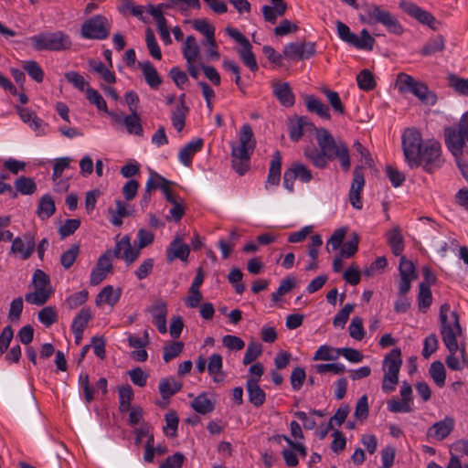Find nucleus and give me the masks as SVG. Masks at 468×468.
Here are the masks:
<instances>
[{
  "instance_id": "f257e3e1",
  "label": "nucleus",
  "mask_w": 468,
  "mask_h": 468,
  "mask_svg": "<svg viewBox=\"0 0 468 468\" xmlns=\"http://www.w3.org/2000/svg\"><path fill=\"white\" fill-rule=\"evenodd\" d=\"M402 148L405 160L412 169L421 166L425 172L432 173L443 163L441 144L433 139L423 142L421 133L415 128L404 131Z\"/></svg>"
},
{
  "instance_id": "f03ea898",
  "label": "nucleus",
  "mask_w": 468,
  "mask_h": 468,
  "mask_svg": "<svg viewBox=\"0 0 468 468\" xmlns=\"http://www.w3.org/2000/svg\"><path fill=\"white\" fill-rule=\"evenodd\" d=\"M441 335L444 345L450 352L446 364L452 370H461L462 366L455 354L459 348L458 337L463 335L458 314L451 311L450 304L445 303L440 308Z\"/></svg>"
},
{
  "instance_id": "7ed1b4c3",
  "label": "nucleus",
  "mask_w": 468,
  "mask_h": 468,
  "mask_svg": "<svg viewBox=\"0 0 468 468\" xmlns=\"http://www.w3.org/2000/svg\"><path fill=\"white\" fill-rule=\"evenodd\" d=\"M315 138L318 146L325 153L330 161L337 158L344 171L350 169L351 162L346 144L341 140H335L324 128L315 130Z\"/></svg>"
},
{
  "instance_id": "20e7f679",
  "label": "nucleus",
  "mask_w": 468,
  "mask_h": 468,
  "mask_svg": "<svg viewBox=\"0 0 468 468\" xmlns=\"http://www.w3.org/2000/svg\"><path fill=\"white\" fill-rule=\"evenodd\" d=\"M29 39L37 51L61 52L69 50L72 47L71 37L61 30L41 32Z\"/></svg>"
},
{
  "instance_id": "39448f33",
  "label": "nucleus",
  "mask_w": 468,
  "mask_h": 468,
  "mask_svg": "<svg viewBox=\"0 0 468 468\" xmlns=\"http://www.w3.org/2000/svg\"><path fill=\"white\" fill-rule=\"evenodd\" d=\"M256 146V140L250 124L242 125L239 134V144L236 147V173L245 175L250 168V157Z\"/></svg>"
},
{
  "instance_id": "423d86ee",
  "label": "nucleus",
  "mask_w": 468,
  "mask_h": 468,
  "mask_svg": "<svg viewBox=\"0 0 468 468\" xmlns=\"http://www.w3.org/2000/svg\"><path fill=\"white\" fill-rule=\"evenodd\" d=\"M363 14L359 15V20L367 25L381 24L390 33L400 35L403 32L399 20L388 10L376 4L363 5Z\"/></svg>"
},
{
  "instance_id": "0eeeda50",
  "label": "nucleus",
  "mask_w": 468,
  "mask_h": 468,
  "mask_svg": "<svg viewBox=\"0 0 468 468\" xmlns=\"http://www.w3.org/2000/svg\"><path fill=\"white\" fill-rule=\"evenodd\" d=\"M32 284L35 290L26 293V302L37 306L44 305L52 294L49 276L42 270L37 269L33 273Z\"/></svg>"
},
{
  "instance_id": "6e6552de",
  "label": "nucleus",
  "mask_w": 468,
  "mask_h": 468,
  "mask_svg": "<svg viewBox=\"0 0 468 468\" xmlns=\"http://www.w3.org/2000/svg\"><path fill=\"white\" fill-rule=\"evenodd\" d=\"M336 28L338 37L347 44L356 48L357 49H373L376 42L375 38L366 28L361 30L360 36L352 33L350 28L341 21H336Z\"/></svg>"
},
{
  "instance_id": "1a4fd4ad",
  "label": "nucleus",
  "mask_w": 468,
  "mask_h": 468,
  "mask_svg": "<svg viewBox=\"0 0 468 468\" xmlns=\"http://www.w3.org/2000/svg\"><path fill=\"white\" fill-rule=\"evenodd\" d=\"M445 144L451 154L458 160L463 154L468 142V132L459 124L444 130Z\"/></svg>"
},
{
  "instance_id": "9d476101",
  "label": "nucleus",
  "mask_w": 468,
  "mask_h": 468,
  "mask_svg": "<svg viewBox=\"0 0 468 468\" xmlns=\"http://www.w3.org/2000/svg\"><path fill=\"white\" fill-rule=\"evenodd\" d=\"M111 25L103 16L97 15L81 26V37L87 39H105L110 34Z\"/></svg>"
},
{
  "instance_id": "9b49d317",
  "label": "nucleus",
  "mask_w": 468,
  "mask_h": 468,
  "mask_svg": "<svg viewBox=\"0 0 468 468\" xmlns=\"http://www.w3.org/2000/svg\"><path fill=\"white\" fill-rule=\"evenodd\" d=\"M36 250V237L31 231L13 239L10 253L19 256L22 260L29 259Z\"/></svg>"
},
{
  "instance_id": "f8f14e48",
  "label": "nucleus",
  "mask_w": 468,
  "mask_h": 468,
  "mask_svg": "<svg viewBox=\"0 0 468 468\" xmlns=\"http://www.w3.org/2000/svg\"><path fill=\"white\" fill-rule=\"evenodd\" d=\"M315 53L314 43H289L284 46L283 57L290 60L308 59Z\"/></svg>"
},
{
  "instance_id": "ddd939ff",
  "label": "nucleus",
  "mask_w": 468,
  "mask_h": 468,
  "mask_svg": "<svg viewBox=\"0 0 468 468\" xmlns=\"http://www.w3.org/2000/svg\"><path fill=\"white\" fill-rule=\"evenodd\" d=\"M112 271V251L107 250L102 255L100 256L96 266L92 269L90 277V285H98L101 283Z\"/></svg>"
},
{
  "instance_id": "4468645a",
  "label": "nucleus",
  "mask_w": 468,
  "mask_h": 468,
  "mask_svg": "<svg viewBox=\"0 0 468 468\" xmlns=\"http://www.w3.org/2000/svg\"><path fill=\"white\" fill-rule=\"evenodd\" d=\"M236 44L239 46L238 49L239 56L245 66L251 71H257L259 69L258 63L255 58L251 48L252 46L240 32L236 30Z\"/></svg>"
},
{
  "instance_id": "2eb2a0df",
  "label": "nucleus",
  "mask_w": 468,
  "mask_h": 468,
  "mask_svg": "<svg viewBox=\"0 0 468 468\" xmlns=\"http://www.w3.org/2000/svg\"><path fill=\"white\" fill-rule=\"evenodd\" d=\"M116 258L122 259L126 264L130 265L136 261L140 255V248H132L130 238L124 236L119 241L116 242L112 255Z\"/></svg>"
},
{
  "instance_id": "dca6fc26",
  "label": "nucleus",
  "mask_w": 468,
  "mask_h": 468,
  "mask_svg": "<svg viewBox=\"0 0 468 468\" xmlns=\"http://www.w3.org/2000/svg\"><path fill=\"white\" fill-rule=\"evenodd\" d=\"M288 126L289 136L294 142L299 141L303 135L312 133L313 132L315 133V130L319 129L306 117L291 119Z\"/></svg>"
},
{
  "instance_id": "f3484780",
  "label": "nucleus",
  "mask_w": 468,
  "mask_h": 468,
  "mask_svg": "<svg viewBox=\"0 0 468 468\" xmlns=\"http://www.w3.org/2000/svg\"><path fill=\"white\" fill-rule=\"evenodd\" d=\"M353 176L354 178L349 190V201L355 208L361 209L363 203L360 194L365 186V178L362 172V167L356 166L353 171Z\"/></svg>"
},
{
  "instance_id": "a211bd4d",
  "label": "nucleus",
  "mask_w": 468,
  "mask_h": 468,
  "mask_svg": "<svg viewBox=\"0 0 468 468\" xmlns=\"http://www.w3.org/2000/svg\"><path fill=\"white\" fill-rule=\"evenodd\" d=\"M400 7L403 9L404 12H406L412 17L416 18L419 22L424 25H428L433 29L436 28L433 26V23L436 22V19L430 12L425 11L419 7L418 5L407 1H402L400 3Z\"/></svg>"
},
{
  "instance_id": "6ab92c4d",
  "label": "nucleus",
  "mask_w": 468,
  "mask_h": 468,
  "mask_svg": "<svg viewBox=\"0 0 468 468\" xmlns=\"http://www.w3.org/2000/svg\"><path fill=\"white\" fill-rule=\"evenodd\" d=\"M149 313L153 317V324L157 327L161 334H165L166 328V314L167 307L166 303L162 301H156L151 307H149Z\"/></svg>"
},
{
  "instance_id": "aec40b11",
  "label": "nucleus",
  "mask_w": 468,
  "mask_h": 468,
  "mask_svg": "<svg viewBox=\"0 0 468 468\" xmlns=\"http://www.w3.org/2000/svg\"><path fill=\"white\" fill-rule=\"evenodd\" d=\"M454 420L452 418L446 417L444 420L435 422L427 431L429 438L441 441L445 439L453 430Z\"/></svg>"
},
{
  "instance_id": "412c9836",
  "label": "nucleus",
  "mask_w": 468,
  "mask_h": 468,
  "mask_svg": "<svg viewBox=\"0 0 468 468\" xmlns=\"http://www.w3.org/2000/svg\"><path fill=\"white\" fill-rule=\"evenodd\" d=\"M204 146V140L197 138L190 141L178 153V159L185 166H190L193 156L200 152Z\"/></svg>"
},
{
  "instance_id": "4be33fe9",
  "label": "nucleus",
  "mask_w": 468,
  "mask_h": 468,
  "mask_svg": "<svg viewBox=\"0 0 468 468\" xmlns=\"http://www.w3.org/2000/svg\"><path fill=\"white\" fill-rule=\"evenodd\" d=\"M273 94L284 107H292L295 102L294 94L288 82H274Z\"/></svg>"
},
{
  "instance_id": "5701e85b",
  "label": "nucleus",
  "mask_w": 468,
  "mask_h": 468,
  "mask_svg": "<svg viewBox=\"0 0 468 468\" xmlns=\"http://www.w3.org/2000/svg\"><path fill=\"white\" fill-rule=\"evenodd\" d=\"M93 314L89 307H83L74 317L71 324V330L76 339H80L84 329L92 319Z\"/></svg>"
},
{
  "instance_id": "b1692460",
  "label": "nucleus",
  "mask_w": 468,
  "mask_h": 468,
  "mask_svg": "<svg viewBox=\"0 0 468 468\" xmlns=\"http://www.w3.org/2000/svg\"><path fill=\"white\" fill-rule=\"evenodd\" d=\"M401 365V351L399 348H394L385 356L383 370L385 374L399 375Z\"/></svg>"
},
{
  "instance_id": "393cba45",
  "label": "nucleus",
  "mask_w": 468,
  "mask_h": 468,
  "mask_svg": "<svg viewBox=\"0 0 468 468\" xmlns=\"http://www.w3.org/2000/svg\"><path fill=\"white\" fill-rule=\"evenodd\" d=\"M110 222L115 227L122 225V218L131 216L129 205L121 199L115 200V207L108 209Z\"/></svg>"
},
{
  "instance_id": "a878e982",
  "label": "nucleus",
  "mask_w": 468,
  "mask_h": 468,
  "mask_svg": "<svg viewBox=\"0 0 468 468\" xmlns=\"http://www.w3.org/2000/svg\"><path fill=\"white\" fill-rule=\"evenodd\" d=\"M122 290L114 289L112 285L105 286L96 296L95 303L97 306L106 303L113 307L121 298Z\"/></svg>"
},
{
  "instance_id": "bb28decb",
  "label": "nucleus",
  "mask_w": 468,
  "mask_h": 468,
  "mask_svg": "<svg viewBox=\"0 0 468 468\" xmlns=\"http://www.w3.org/2000/svg\"><path fill=\"white\" fill-rule=\"evenodd\" d=\"M189 254V247L183 242L180 237H176L167 249V260L169 261L175 259H180L181 261H186Z\"/></svg>"
},
{
  "instance_id": "cd10ccee",
  "label": "nucleus",
  "mask_w": 468,
  "mask_h": 468,
  "mask_svg": "<svg viewBox=\"0 0 468 468\" xmlns=\"http://www.w3.org/2000/svg\"><path fill=\"white\" fill-rule=\"evenodd\" d=\"M282 156L280 152H275L270 164L266 187L278 186L281 180Z\"/></svg>"
},
{
  "instance_id": "c85d7f7f",
  "label": "nucleus",
  "mask_w": 468,
  "mask_h": 468,
  "mask_svg": "<svg viewBox=\"0 0 468 468\" xmlns=\"http://www.w3.org/2000/svg\"><path fill=\"white\" fill-rule=\"evenodd\" d=\"M304 156L309 160L315 167L324 169L327 166L329 158L325 153L319 147H306L304 149Z\"/></svg>"
},
{
  "instance_id": "c756f323",
  "label": "nucleus",
  "mask_w": 468,
  "mask_h": 468,
  "mask_svg": "<svg viewBox=\"0 0 468 468\" xmlns=\"http://www.w3.org/2000/svg\"><path fill=\"white\" fill-rule=\"evenodd\" d=\"M246 388L249 400L254 407H261L266 399V393L255 380H247Z\"/></svg>"
},
{
  "instance_id": "7c9ffc66",
  "label": "nucleus",
  "mask_w": 468,
  "mask_h": 468,
  "mask_svg": "<svg viewBox=\"0 0 468 468\" xmlns=\"http://www.w3.org/2000/svg\"><path fill=\"white\" fill-rule=\"evenodd\" d=\"M188 112L189 107L183 104H176L171 111L172 125L178 133H181L184 130Z\"/></svg>"
},
{
  "instance_id": "2f4dec72",
  "label": "nucleus",
  "mask_w": 468,
  "mask_h": 468,
  "mask_svg": "<svg viewBox=\"0 0 468 468\" xmlns=\"http://www.w3.org/2000/svg\"><path fill=\"white\" fill-rule=\"evenodd\" d=\"M388 244L394 255L399 256L404 250V239L399 227H395L386 234Z\"/></svg>"
},
{
  "instance_id": "473e14b6",
  "label": "nucleus",
  "mask_w": 468,
  "mask_h": 468,
  "mask_svg": "<svg viewBox=\"0 0 468 468\" xmlns=\"http://www.w3.org/2000/svg\"><path fill=\"white\" fill-rule=\"evenodd\" d=\"M183 55L186 63L197 62L200 58L199 46L193 36H187L183 44Z\"/></svg>"
},
{
  "instance_id": "72a5a7b5",
  "label": "nucleus",
  "mask_w": 468,
  "mask_h": 468,
  "mask_svg": "<svg viewBox=\"0 0 468 468\" xmlns=\"http://www.w3.org/2000/svg\"><path fill=\"white\" fill-rule=\"evenodd\" d=\"M158 388L162 398L167 399L181 390L182 383L172 377L165 378L160 380Z\"/></svg>"
},
{
  "instance_id": "f704fd0d",
  "label": "nucleus",
  "mask_w": 468,
  "mask_h": 468,
  "mask_svg": "<svg viewBox=\"0 0 468 468\" xmlns=\"http://www.w3.org/2000/svg\"><path fill=\"white\" fill-rule=\"evenodd\" d=\"M306 108L311 112H315L321 118L330 120L331 115L329 108L323 103L319 99L314 96H306L305 98Z\"/></svg>"
},
{
  "instance_id": "c9c22d12",
  "label": "nucleus",
  "mask_w": 468,
  "mask_h": 468,
  "mask_svg": "<svg viewBox=\"0 0 468 468\" xmlns=\"http://www.w3.org/2000/svg\"><path fill=\"white\" fill-rule=\"evenodd\" d=\"M56 211L53 198L49 195H44L38 203L37 215L42 220L49 218Z\"/></svg>"
},
{
  "instance_id": "e433bc0d",
  "label": "nucleus",
  "mask_w": 468,
  "mask_h": 468,
  "mask_svg": "<svg viewBox=\"0 0 468 468\" xmlns=\"http://www.w3.org/2000/svg\"><path fill=\"white\" fill-rule=\"evenodd\" d=\"M123 124L126 131L130 134L143 136L144 130L141 122V118L137 112H133L131 114L124 116Z\"/></svg>"
},
{
  "instance_id": "4c0bfd02",
  "label": "nucleus",
  "mask_w": 468,
  "mask_h": 468,
  "mask_svg": "<svg viewBox=\"0 0 468 468\" xmlns=\"http://www.w3.org/2000/svg\"><path fill=\"white\" fill-rule=\"evenodd\" d=\"M140 66L147 84L153 89H157L162 80L156 69L149 61L140 63Z\"/></svg>"
},
{
  "instance_id": "58836bf2",
  "label": "nucleus",
  "mask_w": 468,
  "mask_h": 468,
  "mask_svg": "<svg viewBox=\"0 0 468 468\" xmlns=\"http://www.w3.org/2000/svg\"><path fill=\"white\" fill-rule=\"evenodd\" d=\"M411 94L427 105H434L437 101L436 95L421 81L417 84Z\"/></svg>"
},
{
  "instance_id": "ea45409f",
  "label": "nucleus",
  "mask_w": 468,
  "mask_h": 468,
  "mask_svg": "<svg viewBox=\"0 0 468 468\" xmlns=\"http://www.w3.org/2000/svg\"><path fill=\"white\" fill-rule=\"evenodd\" d=\"M222 368V357L218 354H213L209 357L207 371L213 377L215 382H221L224 379Z\"/></svg>"
},
{
  "instance_id": "a19ab883",
  "label": "nucleus",
  "mask_w": 468,
  "mask_h": 468,
  "mask_svg": "<svg viewBox=\"0 0 468 468\" xmlns=\"http://www.w3.org/2000/svg\"><path fill=\"white\" fill-rule=\"evenodd\" d=\"M420 81L415 80L410 75L406 73H399L397 76L396 84L400 93H412L413 90Z\"/></svg>"
},
{
  "instance_id": "79ce46f5",
  "label": "nucleus",
  "mask_w": 468,
  "mask_h": 468,
  "mask_svg": "<svg viewBox=\"0 0 468 468\" xmlns=\"http://www.w3.org/2000/svg\"><path fill=\"white\" fill-rule=\"evenodd\" d=\"M133 396V390L130 385H124L119 388V409L122 412H126L132 408L131 402Z\"/></svg>"
},
{
  "instance_id": "37998d69",
  "label": "nucleus",
  "mask_w": 468,
  "mask_h": 468,
  "mask_svg": "<svg viewBox=\"0 0 468 468\" xmlns=\"http://www.w3.org/2000/svg\"><path fill=\"white\" fill-rule=\"evenodd\" d=\"M172 185L173 182L163 177L156 172H151L150 176L145 184V188L147 191H153L155 189H160L162 191L166 186H171Z\"/></svg>"
},
{
  "instance_id": "c03bdc74",
  "label": "nucleus",
  "mask_w": 468,
  "mask_h": 468,
  "mask_svg": "<svg viewBox=\"0 0 468 468\" xmlns=\"http://www.w3.org/2000/svg\"><path fill=\"white\" fill-rule=\"evenodd\" d=\"M23 69L27 71L29 77L36 82L40 83L44 80V70L40 65L35 60H26L23 62Z\"/></svg>"
},
{
  "instance_id": "a18cd8bd",
  "label": "nucleus",
  "mask_w": 468,
  "mask_h": 468,
  "mask_svg": "<svg viewBox=\"0 0 468 468\" xmlns=\"http://www.w3.org/2000/svg\"><path fill=\"white\" fill-rule=\"evenodd\" d=\"M192 408L200 414H207L214 410V403L205 395L197 396L192 402Z\"/></svg>"
},
{
  "instance_id": "49530a36",
  "label": "nucleus",
  "mask_w": 468,
  "mask_h": 468,
  "mask_svg": "<svg viewBox=\"0 0 468 468\" xmlns=\"http://www.w3.org/2000/svg\"><path fill=\"white\" fill-rule=\"evenodd\" d=\"M432 303V294L429 284L420 282L418 295V305L420 311L425 312Z\"/></svg>"
},
{
  "instance_id": "de8ad7c7",
  "label": "nucleus",
  "mask_w": 468,
  "mask_h": 468,
  "mask_svg": "<svg viewBox=\"0 0 468 468\" xmlns=\"http://www.w3.org/2000/svg\"><path fill=\"white\" fill-rule=\"evenodd\" d=\"M15 187L22 195H32L37 190V185L31 177L19 176L15 181Z\"/></svg>"
},
{
  "instance_id": "09e8293b",
  "label": "nucleus",
  "mask_w": 468,
  "mask_h": 468,
  "mask_svg": "<svg viewBox=\"0 0 468 468\" xmlns=\"http://www.w3.org/2000/svg\"><path fill=\"white\" fill-rule=\"evenodd\" d=\"M38 321L46 327L51 326L58 321V313L56 307L46 306L41 309L37 314Z\"/></svg>"
},
{
  "instance_id": "8fccbe9b",
  "label": "nucleus",
  "mask_w": 468,
  "mask_h": 468,
  "mask_svg": "<svg viewBox=\"0 0 468 468\" xmlns=\"http://www.w3.org/2000/svg\"><path fill=\"white\" fill-rule=\"evenodd\" d=\"M339 357L338 348L323 345L314 353V360H336Z\"/></svg>"
},
{
  "instance_id": "3c124183",
  "label": "nucleus",
  "mask_w": 468,
  "mask_h": 468,
  "mask_svg": "<svg viewBox=\"0 0 468 468\" xmlns=\"http://www.w3.org/2000/svg\"><path fill=\"white\" fill-rule=\"evenodd\" d=\"M287 8L284 6H275V5H263L262 6V15L266 22L275 24L277 22L278 17L282 16Z\"/></svg>"
},
{
  "instance_id": "603ef678",
  "label": "nucleus",
  "mask_w": 468,
  "mask_h": 468,
  "mask_svg": "<svg viewBox=\"0 0 468 468\" xmlns=\"http://www.w3.org/2000/svg\"><path fill=\"white\" fill-rule=\"evenodd\" d=\"M444 47L445 41L443 37L437 36L423 46L420 53L424 56H431L436 52L442 51Z\"/></svg>"
},
{
  "instance_id": "864d4df0",
  "label": "nucleus",
  "mask_w": 468,
  "mask_h": 468,
  "mask_svg": "<svg viewBox=\"0 0 468 468\" xmlns=\"http://www.w3.org/2000/svg\"><path fill=\"white\" fill-rule=\"evenodd\" d=\"M79 253L80 245L75 243L61 254L60 263L64 269L68 270L74 264Z\"/></svg>"
},
{
  "instance_id": "5fc2aeb1",
  "label": "nucleus",
  "mask_w": 468,
  "mask_h": 468,
  "mask_svg": "<svg viewBox=\"0 0 468 468\" xmlns=\"http://www.w3.org/2000/svg\"><path fill=\"white\" fill-rule=\"evenodd\" d=\"M89 297V292L86 290H82L80 292H77L69 295L66 300L64 304L69 310H74L79 306L84 304Z\"/></svg>"
},
{
  "instance_id": "6e6d98bb",
  "label": "nucleus",
  "mask_w": 468,
  "mask_h": 468,
  "mask_svg": "<svg viewBox=\"0 0 468 468\" xmlns=\"http://www.w3.org/2000/svg\"><path fill=\"white\" fill-rule=\"evenodd\" d=\"M90 67L91 69L98 73L107 83H114L116 80L113 72L109 70L101 61H90Z\"/></svg>"
},
{
  "instance_id": "4d7b16f0",
  "label": "nucleus",
  "mask_w": 468,
  "mask_h": 468,
  "mask_svg": "<svg viewBox=\"0 0 468 468\" xmlns=\"http://www.w3.org/2000/svg\"><path fill=\"white\" fill-rule=\"evenodd\" d=\"M430 374L437 386H444L446 372L444 366L441 361H435L431 365Z\"/></svg>"
},
{
  "instance_id": "13d9d810",
  "label": "nucleus",
  "mask_w": 468,
  "mask_h": 468,
  "mask_svg": "<svg viewBox=\"0 0 468 468\" xmlns=\"http://www.w3.org/2000/svg\"><path fill=\"white\" fill-rule=\"evenodd\" d=\"M165 426L164 427V432L166 436L171 438L176 437L178 427V417L175 411H169L165 414Z\"/></svg>"
},
{
  "instance_id": "bf43d9fd",
  "label": "nucleus",
  "mask_w": 468,
  "mask_h": 468,
  "mask_svg": "<svg viewBox=\"0 0 468 468\" xmlns=\"http://www.w3.org/2000/svg\"><path fill=\"white\" fill-rule=\"evenodd\" d=\"M145 40L150 55L154 58L160 60L162 58V52L155 39L154 34L150 28H147L146 30Z\"/></svg>"
},
{
  "instance_id": "052dcab7",
  "label": "nucleus",
  "mask_w": 468,
  "mask_h": 468,
  "mask_svg": "<svg viewBox=\"0 0 468 468\" xmlns=\"http://www.w3.org/2000/svg\"><path fill=\"white\" fill-rule=\"evenodd\" d=\"M356 81L358 87L363 90H371L376 86L374 76L368 69H363L356 76Z\"/></svg>"
},
{
  "instance_id": "680f3d73",
  "label": "nucleus",
  "mask_w": 468,
  "mask_h": 468,
  "mask_svg": "<svg viewBox=\"0 0 468 468\" xmlns=\"http://www.w3.org/2000/svg\"><path fill=\"white\" fill-rule=\"evenodd\" d=\"M355 304L346 303L334 317L333 324L335 327L344 328L350 314L354 311Z\"/></svg>"
},
{
  "instance_id": "e2e57ef3",
  "label": "nucleus",
  "mask_w": 468,
  "mask_h": 468,
  "mask_svg": "<svg viewBox=\"0 0 468 468\" xmlns=\"http://www.w3.org/2000/svg\"><path fill=\"white\" fill-rule=\"evenodd\" d=\"M86 97L88 101L94 104L99 111H103L104 112H108V107L105 100L99 93L98 90L92 88L86 89Z\"/></svg>"
},
{
  "instance_id": "0e129e2a",
  "label": "nucleus",
  "mask_w": 468,
  "mask_h": 468,
  "mask_svg": "<svg viewBox=\"0 0 468 468\" xmlns=\"http://www.w3.org/2000/svg\"><path fill=\"white\" fill-rule=\"evenodd\" d=\"M119 9L122 14H130L139 18L143 17L144 12L142 5H136L132 0H122Z\"/></svg>"
},
{
  "instance_id": "69168bd1",
  "label": "nucleus",
  "mask_w": 468,
  "mask_h": 468,
  "mask_svg": "<svg viewBox=\"0 0 468 468\" xmlns=\"http://www.w3.org/2000/svg\"><path fill=\"white\" fill-rule=\"evenodd\" d=\"M349 335L356 340H362L365 336V330L363 327V319L358 316L353 317L349 327Z\"/></svg>"
},
{
  "instance_id": "338daca9",
  "label": "nucleus",
  "mask_w": 468,
  "mask_h": 468,
  "mask_svg": "<svg viewBox=\"0 0 468 468\" xmlns=\"http://www.w3.org/2000/svg\"><path fill=\"white\" fill-rule=\"evenodd\" d=\"M65 79L80 91H86V89L90 88L89 83L86 81L83 76L76 71L66 72Z\"/></svg>"
},
{
  "instance_id": "774afa93",
  "label": "nucleus",
  "mask_w": 468,
  "mask_h": 468,
  "mask_svg": "<svg viewBox=\"0 0 468 468\" xmlns=\"http://www.w3.org/2000/svg\"><path fill=\"white\" fill-rule=\"evenodd\" d=\"M449 84L461 95L468 96V79H463L451 74L449 76Z\"/></svg>"
}]
</instances>
